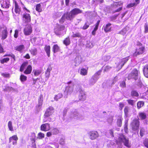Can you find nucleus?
I'll use <instances>...</instances> for the list:
<instances>
[{
  "label": "nucleus",
  "instance_id": "1",
  "mask_svg": "<svg viewBox=\"0 0 148 148\" xmlns=\"http://www.w3.org/2000/svg\"><path fill=\"white\" fill-rule=\"evenodd\" d=\"M84 118V116L82 114L79 113L77 110L73 109L71 111L70 117L69 121L73 119L77 120H81Z\"/></svg>",
  "mask_w": 148,
  "mask_h": 148
},
{
  "label": "nucleus",
  "instance_id": "2",
  "mask_svg": "<svg viewBox=\"0 0 148 148\" xmlns=\"http://www.w3.org/2000/svg\"><path fill=\"white\" fill-rule=\"evenodd\" d=\"M116 143L119 145L123 143L125 146L127 147H130V144L129 142L128 139L126 138L122 134L119 135L118 138L116 140Z\"/></svg>",
  "mask_w": 148,
  "mask_h": 148
},
{
  "label": "nucleus",
  "instance_id": "3",
  "mask_svg": "<svg viewBox=\"0 0 148 148\" xmlns=\"http://www.w3.org/2000/svg\"><path fill=\"white\" fill-rule=\"evenodd\" d=\"M82 11L77 8H73L68 13L67 20L71 21L78 14L81 13Z\"/></svg>",
  "mask_w": 148,
  "mask_h": 148
},
{
  "label": "nucleus",
  "instance_id": "4",
  "mask_svg": "<svg viewBox=\"0 0 148 148\" xmlns=\"http://www.w3.org/2000/svg\"><path fill=\"white\" fill-rule=\"evenodd\" d=\"M66 31L64 26L58 25L55 28L54 32L56 35L59 36L64 35L65 34Z\"/></svg>",
  "mask_w": 148,
  "mask_h": 148
},
{
  "label": "nucleus",
  "instance_id": "5",
  "mask_svg": "<svg viewBox=\"0 0 148 148\" xmlns=\"http://www.w3.org/2000/svg\"><path fill=\"white\" fill-rule=\"evenodd\" d=\"M102 71V69L99 70L92 77L89 82V84L90 86H92L96 82L99 78V76L101 74Z\"/></svg>",
  "mask_w": 148,
  "mask_h": 148
},
{
  "label": "nucleus",
  "instance_id": "6",
  "mask_svg": "<svg viewBox=\"0 0 148 148\" xmlns=\"http://www.w3.org/2000/svg\"><path fill=\"white\" fill-rule=\"evenodd\" d=\"M76 90L79 92V99L81 101H84L86 99V95L85 92L82 89L80 86H78V88L76 89Z\"/></svg>",
  "mask_w": 148,
  "mask_h": 148
},
{
  "label": "nucleus",
  "instance_id": "7",
  "mask_svg": "<svg viewBox=\"0 0 148 148\" xmlns=\"http://www.w3.org/2000/svg\"><path fill=\"white\" fill-rule=\"evenodd\" d=\"M68 86L66 87L65 90L64 91L65 97H66L67 96L68 94H71L73 90V86L74 84L71 82H70L68 83Z\"/></svg>",
  "mask_w": 148,
  "mask_h": 148
},
{
  "label": "nucleus",
  "instance_id": "8",
  "mask_svg": "<svg viewBox=\"0 0 148 148\" xmlns=\"http://www.w3.org/2000/svg\"><path fill=\"white\" fill-rule=\"evenodd\" d=\"M88 134L89 138L92 140L97 139L99 136L98 132L96 131H89L88 133Z\"/></svg>",
  "mask_w": 148,
  "mask_h": 148
},
{
  "label": "nucleus",
  "instance_id": "9",
  "mask_svg": "<svg viewBox=\"0 0 148 148\" xmlns=\"http://www.w3.org/2000/svg\"><path fill=\"white\" fill-rule=\"evenodd\" d=\"M138 72L136 69H134L132 72L129 74L128 77V79L130 80L131 79H134L135 80L138 79Z\"/></svg>",
  "mask_w": 148,
  "mask_h": 148
},
{
  "label": "nucleus",
  "instance_id": "10",
  "mask_svg": "<svg viewBox=\"0 0 148 148\" xmlns=\"http://www.w3.org/2000/svg\"><path fill=\"white\" fill-rule=\"evenodd\" d=\"M132 130L134 131L137 130L139 127L140 121L138 119H135L133 120L131 123Z\"/></svg>",
  "mask_w": 148,
  "mask_h": 148
},
{
  "label": "nucleus",
  "instance_id": "11",
  "mask_svg": "<svg viewBox=\"0 0 148 148\" xmlns=\"http://www.w3.org/2000/svg\"><path fill=\"white\" fill-rule=\"evenodd\" d=\"M145 47L142 45L138 46L136 49V51L133 54L134 56L136 57L141 54L144 52Z\"/></svg>",
  "mask_w": 148,
  "mask_h": 148
},
{
  "label": "nucleus",
  "instance_id": "12",
  "mask_svg": "<svg viewBox=\"0 0 148 148\" xmlns=\"http://www.w3.org/2000/svg\"><path fill=\"white\" fill-rule=\"evenodd\" d=\"M22 20L23 22L25 23L30 22L31 20L30 14L26 12L24 13L23 15Z\"/></svg>",
  "mask_w": 148,
  "mask_h": 148
},
{
  "label": "nucleus",
  "instance_id": "13",
  "mask_svg": "<svg viewBox=\"0 0 148 148\" xmlns=\"http://www.w3.org/2000/svg\"><path fill=\"white\" fill-rule=\"evenodd\" d=\"M43 101V96L42 95H40L38 99V103L36 107L35 110L37 112H38L40 111L41 108V106L42 104Z\"/></svg>",
  "mask_w": 148,
  "mask_h": 148
},
{
  "label": "nucleus",
  "instance_id": "14",
  "mask_svg": "<svg viewBox=\"0 0 148 148\" xmlns=\"http://www.w3.org/2000/svg\"><path fill=\"white\" fill-rule=\"evenodd\" d=\"M54 112V109L53 107L50 106L47 109L44 115L45 117H49Z\"/></svg>",
  "mask_w": 148,
  "mask_h": 148
},
{
  "label": "nucleus",
  "instance_id": "15",
  "mask_svg": "<svg viewBox=\"0 0 148 148\" xmlns=\"http://www.w3.org/2000/svg\"><path fill=\"white\" fill-rule=\"evenodd\" d=\"M1 7L3 8H8L10 5L9 0H1L0 1Z\"/></svg>",
  "mask_w": 148,
  "mask_h": 148
},
{
  "label": "nucleus",
  "instance_id": "16",
  "mask_svg": "<svg viewBox=\"0 0 148 148\" xmlns=\"http://www.w3.org/2000/svg\"><path fill=\"white\" fill-rule=\"evenodd\" d=\"M32 28L30 25H27L24 29V33L25 35H29L32 32Z\"/></svg>",
  "mask_w": 148,
  "mask_h": 148
},
{
  "label": "nucleus",
  "instance_id": "17",
  "mask_svg": "<svg viewBox=\"0 0 148 148\" xmlns=\"http://www.w3.org/2000/svg\"><path fill=\"white\" fill-rule=\"evenodd\" d=\"M83 61V58L81 55H77L75 59V66H78Z\"/></svg>",
  "mask_w": 148,
  "mask_h": 148
},
{
  "label": "nucleus",
  "instance_id": "18",
  "mask_svg": "<svg viewBox=\"0 0 148 148\" xmlns=\"http://www.w3.org/2000/svg\"><path fill=\"white\" fill-rule=\"evenodd\" d=\"M50 129V125L48 123L43 124L41 126V130L42 131H47L49 130Z\"/></svg>",
  "mask_w": 148,
  "mask_h": 148
},
{
  "label": "nucleus",
  "instance_id": "19",
  "mask_svg": "<svg viewBox=\"0 0 148 148\" xmlns=\"http://www.w3.org/2000/svg\"><path fill=\"white\" fill-rule=\"evenodd\" d=\"M129 56H127L125 58H123L120 61L119 65H121V68L122 67L129 59Z\"/></svg>",
  "mask_w": 148,
  "mask_h": 148
},
{
  "label": "nucleus",
  "instance_id": "20",
  "mask_svg": "<svg viewBox=\"0 0 148 148\" xmlns=\"http://www.w3.org/2000/svg\"><path fill=\"white\" fill-rule=\"evenodd\" d=\"M4 90L6 91H12L13 92H15L17 91V90L16 89L12 87L9 86L7 85L6 86L5 88L4 89Z\"/></svg>",
  "mask_w": 148,
  "mask_h": 148
},
{
  "label": "nucleus",
  "instance_id": "21",
  "mask_svg": "<svg viewBox=\"0 0 148 148\" xmlns=\"http://www.w3.org/2000/svg\"><path fill=\"white\" fill-rule=\"evenodd\" d=\"M15 50L19 51L20 53L23 52V50L25 49L24 46L23 45H21L17 46L15 47Z\"/></svg>",
  "mask_w": 148,
  "mask_h": 148
},
{
  "label": "nucleus",
  "instance_id": "22",
  "mask_svg": "<svg viewBox=\"0 0 148 148\" xmlns=\"http://www.w3.org/2000/svg\"><path fill=\"white\" fill-rule=\"evenodd\" d=\"M123 118L121 116H119L116 121V125L119 127H121L122 125V121Z\"/></svg>",
  "mask_w": 148,
  "mask_h": 148
},
{
  "label": "nucleus",
  "instance_id": "23",
  "mask_svg": "<svg viewBox=\"0 0 148 148\" xmlns=\"http://www.w3.org/2000/svg\"><path fill=\"white\" fill-rule=\"evenodd\" d=\"M32 71V67L29 65L28 66L27 69L24 71V73L26 74H30Z\"/></svg>",
  "mask_w": 148,
  "mask_h": 148
},
{
  "label": "nucleus",
  "instance_id": "24",
  "mask_svg": "<svg viewBox=\"0 0 148 148\" xmlns=\"http://www.w3.org/2000/svg\"><path fill=\"white\" fill-rule=\"evenodd\" d=\"M143 71L145 76L148 78V64L145 66L143 69Z\"/></svg>",
  "mask_w": 148,
  "mask_h": 148
},
{
  "label": "nucleus",
  "instance_id": "25",
  "mask_svg": "<svg viewBox=\"0 0 148 148\" xmlns=\"http://www.w3.org/2000/svg\"><path fill=\"white\" fill-rule=\"evenodd\" d=\"M68 13L64 14L62 17L61 18L59 21L61 23H62L65 21L66 19H67V16Z\"/></svg>",
  "mask_w": 148,
  "mask_h": 148
},
{
  "label": "nucleus",
  "instance_id": "26",
  "mask_svg": "<svg viewBox=\"0 0 148 148\" xmlns=\"http://www.w3.org/2000/svg\"><path fill=\"white\" fill-rule=\"evenodd\" d=\"M51 70L52 68L51 67H49L47 69L45 72V77L47 78V79L49 78V75H50V71Z\"/></svg>",
  "mask_w": 148,
  "mask_h": 148
},
{
  "label": "nucleus",
  "instance_id": "27",
  "mask_svg": "<svg viewBox=\"0 0 148 148\" xmlns=\"http://www.w3.org/2000/svg\"><path fill=\"white\" fill-rule=\"evenodd\" d=\"M15 12L16 13L19 14L20 12L21 11V9L19 7V6L18 4L15 1Z\"/></svg>",
  "mask_w": 148,
  "mask_h": 148
},
{
  "label": "nucleus",
  "instance_id": "28",
  "mask_svg": "<svg viewBox=\"0 0 148 148\" xmlns=\"http://www.w3.org/2000/svg\"><path fill=\"white\" fill-rule=\"evenodd\" d=\"M129 27L126 26L121 31L119 32V33L123 35H124L129 30Z\"/></svg>",
  "mask_w": 148,
  "mask_h": 148
},
{
  "label": "nucleus",
  "instance_id": "29",
  "mask_svg": "<svg viewBox=\"0 0 148 148\" xmlns=\"http://www.w3.org/2000/svg\"><path fill=\"white\" fill-rule=\"evenodd\" d=\"M88 71L87 69H81L79 72L80 74L82 75H87Z\"/></svg>",
  "mask_w": 148,
  "mask_h": 148
},
{
  "label": "nucleus",
  "instance_id": "30",
  "mask_svg": "<svg viewBox=\"0 0 148 148\" xmlns=\"http://www.w3.org/2000/svg\"><path fill=\"white\" fill-rule=\"evenodd\" d=\"M111 24L110 23H108L106 25V27L104 28V30L105 32H107L110 31L111 29Z\"/></svg>",
  "mask_w": 148,
  "mask_h": 148
},
{
  "label": "nucleus",
  "instance_id": "31",
  "mask_svg": "<svg viewBox=\"0 0 148 148\" xmlns=\"http://www.w3.org/2000/svg\"><path fill=\"white\" fill-rule=\"evenodd\" d=\"M130 95L132 97H138L139 96V94L136 91L133 90L131 92Z\"/></svg>",
  "mask_w": 148,
  "mask_h": 148
},
{
  "label": "nucleus",
  "instance_id": "32",
  "mask_svg": "<svg viewBox=\"0 0 148 148\" xmlns=\"http://www.w3.org/2000/svg\"><path fill=\"white\" fill-rule=\"evenodd\" d=\"M18 138L16 135H14L10 137L9 138V142L10 143L12 142V140H17Z\"/></svg>",
  "mask_w": 148,
  "mask_h": 148
},
{
  "label": "nucleus",
  "instance_id": "33",
  "mask_svg": "<svg viewBox=\"0 0 148 148\" xmlns=\"http://www.w3.org/2000/svg\"><path fill=\"white\" fill-rule=\"evenodd\" d=\"M122 4L123 3L121 1L115 2L113 4V7L115 8L117 7H118L121 6L122 5Z\"/></svg>",
  "mask_w": 148,
  "mask_h": 148
},
{
  "label": "nucleus",
  "instance_id": "34",
  "mask_svg": "<svg viewBox=\"0 0 148 148\" xmlns=\"http://www.w3.org/2000/svg\"><path fill=\"white\" fill-rule=\"evenodd\" d=\"M64 44L66 46L69 45L70 43V39L69 37L66 38L63 41Z\"/></svg>",
  "mask_w": 148,
  "mask_h": 148
},
{
  "label": "nucleus",
  "instance_id": "35",
  "mask_svg": "<svg viewBox=\"0 0 148 148\" xmlns=\"http://www.w3.org/2000/svg\"><path fill=\"white\" fill-rule=\"evenodd\" d=\"M50 47L49 46H46L45 47V50L48 57H49L50 54Z\"/></svg>",
  "mask_w": 148,
  "mask_h": 148
},
{
  "label": "nucleus",
  "instance_id": "36",
  "mask_svg": "<svg viewBox=\"0 0 148 148\" xmlns=\"http://www.w3.org/2000/svg\"><path fill=\"white\" fill-rule=\"evenodd\" d=\"M27 62H24L21 65L20 69V71L21 72H22L24 70L25 67L27 66Z\"/></svg>",
  "mask_w": 148,
  "mask_h": 148
},
{
  "label": "nucleus",
  "instance_id": "37",
  "mask_svg": "<svg viewBox=\"0 0 148 148\" xmlns=\"http://www.w3.org/2000/svg\"><path fill=\"white\" fill-rule=\"evenodd\" d=\"M139 116L140 119L142 120L145 119L147 117L146 114L144 112H141L139 114Z\"/></svg>",
  "mask_w": 148,
  "mask_h": 148
},
{
  "label": "nucleus",
  "instance_id": "38",
  "mask_svg": "<svg viewBox=\"0 0 148 148\" xmlns=\"http://www.w3.org/2000/svg\"><path fill=\"white\" fill-rule=\"evenodd\" d=\"M144 104L143 101H139L137 103V106L138 109H140L142 107Z\"/></svg>",
  "mask_w": 148,
  "mask_h": 148
},
{
  "label": "nucleus",
  "instance_id": "39",
  "mask_svg": "<svg viewBox=\"0 0 148 148\" xmlns=\"http://www.w3.org/2000/svg\"><path fill=\"white\" fill-rule=\"evenodd\" d=\"M73 37H80L81 36V34L79 32H73L72 36Z\"/></svg>",
  "mask_w": 148,
  "mask_h": 148
},
{
  "label": "nucleus",
  "instance_id": "40",
  "mask_svg": "<svg viewBox=\"0 0 148 148\" xmlns=\"http://www.w3.org/2000/svg\"><path fill=\"white\" fill-rule=\"evenodd\" d=\"M31 53L33 56L36 55L37 53V50L36 48H34L30 50Z\"/></svg>",
  "mask_w": 148,
  "mask_h": 148
},
{
  "label": "nucleus",
  "instance_id": "41",
  "mask_svg": "<svg viewBox=\"0 0 148 148\" xmlns=\"http://www.w3.org/2000/svg\"><path fill=\"white\" fill-rule=\"evenodd\" d=\"M62 93H59L58 95L55 96L54 99L57 101L59 99H60L62 97Z\"/></svg>",
  "mask_w": 148,
  "mask_h": 148
},
{
  "label": "nucleus",
  "instance_id": "42",
  "mask_svg": "<svg viewBox=\"0 0 148 148\" xmlns=\"http://www.w3.org/2000/svg\"><path fill=\"white\" fill-rule=\"evenodd\" d=\"M41 5L40 4H37L36 7V10L38 12H40L42 11V9L41 8Z\"/></svg>",
  "mask_w": 148,
  "mask_h": 148
},
{
  "label": "nucleus",
  "instance_id": "43",
  "mask_svg": "<svg viewBox=\"0 0 148 148\" xmlns=\"http://www.w3.org/2000/svg\"><path fill=\"white\" fill-rule=\"evenodd\" d=\"M8 127L9 130L11 131L13 130V127L12 126V123L11 121H9L8 123Z\"/></svg>",
  "mask_w": 148,
  "mask_h": 148
},
{
  "label": "nucleus",
  "instance_id": "44",
  "mask_svg": "<svg viewBox=\"0 0 148 148\" xmlns=\"http://www.w3.org/2000/svg\"><path fill=\"white\" fill-rule=\"evenodd\" d=\"M59 47L57 45H54L53 47V51L54 53H56L58 52L59 50Z\"/></svg>",
  "mask_w": 148,
  "mask_h": 148
},
{
  "label": "nucleus",
  "instance_id": "45",
  "mask_svg": "<svg viewBox=\"0 0 148 148\" xmlns=\"http://www.w3.org/2000/svg\"><path fill=\"white\" fill-rule=\"evenodd\" d=\"M129 109V108L127 106H126L124 109V113L126 117H127L128 116Z\"/></svg>",
  "mask_w": 148,
  "mask_h": 148
},
{
  "label": "nucleus",
  "instance_id": "46",
  "mask_svg": "<svg viewBox=\"0 0 148 148\" xmlns=\"http://www.w3.org/2000/svg\"><path fill=\"white\" fill-rule=\"evenodd\" d=\"M33 73L34 76H37L41 73V71L39 70H33Z\"/></svg>",
  "mask_w": 148,
  "mask_h": 148
},
{
  "label": "nucleus",
  "instance_id": "47",
  "mask_svg": "<svg viewBox=\"0 0 148 148\" xmlns=\"http://www.w3.org/2000/svg\"><path fill=\"white\" fill-rule=\"evenodd\" d=\"M86 47L92 48L93 47V45L92 43L90 41H87L86 44Z\"/></svg>",
  "mask_w": 148,
  "mask_h": 148
},
{
  "label": "nucleus",
  "instance_id": "48",
  "mask_svg": "<svg viewBox=\"0 0 148 148\" xmlns=\"http://www.w3.org/2000/svg\"><path fill=\"white\" fill-rule=\"evenodd\" d=\"M110 134V136L111 137H114L113 135V130L112 129H110L108 132H107L106 133V134Z\"/></svg>",
  "mask_w": 148,
  "mask_h": 148
},
{
  "label": "nucleus",
  "instance_id": "49",
  "mask_svg": "<svg viewBox=\"0 0 148 148\" xmlns=\"http://www.w3.org/2000/svg\"><path fill=\"white\" fill-rule=\"evenodd\" d=\"M127 101L128 102V103L131 105L132 106H133L134 103L135 102V101L134 100L132 99H128L127 100Z\"/></svg>",
  "mask_w": 148,
  "mask_h": 148
},
{
  "label": "nucleus",
  "instance_id": "50",
  "mask_svg": "<svg viewBox=\"0 0 148 148\" xmlns=\"http://www.w3.org/2000/svg\"><path fill=\"white\" fill-rule=\"evenodd\" d=\"M90 24L88 22H86L82 27L83 29L85 30L87 29L89 27Z\"/></svg>",
  "mask_w": 148,
  "mask_h": 148
},
{
  "label": "nucleus",
  "instance_id": "51",
  "mask_svg": "<svg viewBox=\"0 0 148 148\" xmlns=\"http://www.w3.org/2000/svg\"><path fill=\"white\" fill-rule=\"evenodd\" d=\"M27 77L23 74H21L20 77V79L21 82H24L27 79Z\"/></svg>",
  "mask_w": 148,
  "mask_h": 148
},
{
  "label": "nucleus",
  "instance_id": "52",
  "mask_svg": "<svg viewBox=\"0 0 148 148\" xmlns=\"http://www.w3.org/2000/svg\"><path fill=\"white\" fill-rule=\"evenodd\" d=\"M9 58H4L1 60V63L3 64L5 62H7L9 61Z\"/></svg>",
  "mask_w": 148,
  "mask_h": 148
},
{
  "label": "nucleus",
  "instance_id": "53",
  "mask_svg": "<svg viewBox=\"0 0 148 148\" xmlns=\"http://www.w3.org/2000/svg\"><path fill=\"white\" fill-rule=\"evenodd\" d=\"M44 134L40 132L38 134L37 138L39 139H41L44 138Z\"/></svg>",
  "mask_w": 148,
  "mask_h": 148
},
{
  "label": "nucleus",
  "instance_id": "54",
  "mask_svg": "<svg viewBox=\"0 0 148 148\" xmlns=\"http://www.w3.org/2000/svg\"><path fill=\"white\" fill-rule=\"evenodd\" d=\"M145 132V129L142 128L141 129L140 131V135L141 137H143Z\"/></svg>",
  "mask_w": 148,
  "mask_h": 148
},
{
  "label": "nucleus",
  "instance_id": "55",
  "mask_svg": "<svg viewBox=\"0 0 148 148\" xmlns=\"http://www.w3.org/2000/svg\"><path fill=\"white\" fill-rule=\"evenodd\" d=\"M110 58V56L109 55H106L103 57V59L105 61H107Z\"/></svg>",
  "mask_w": 148,
  "mask_h": 148
},
{
  "label": "nucleus",
  "instance_id": "56",
  "mask_svg": "<svg viewBox=\"0 0 148 148\" xmlns=\"http://www.w3.org/2000/svg\"><path fill=\"white\" fill-rule=\"evenodd\" d=\"M60 144L63 145L65 143V139L64 138H61L59 141Z\"/></svg>",
  "mask_w": 148,
  "mask_h": 148
},
{
  "label": "nucleus",
  "instance_id": "57",
  "mask_svg": "<svg viewBox=\"0 0 148 148\" xmlns=\"http://www.w3.org/2000/svg\"><path fill=\"white\" fill-rule=\"evenodd\" d=\"M143 144L144 146L147 148H148V139H146L143 142Z\"/></svg>",
  "mask_w": 148,
  "mask_h": 148
},
{
  "label": "nucleus",
  "instance_id": "58",
  "mask_svg": "<svg viewBox=\"0 0 148 148\" xmlns=\"http://www.w3.org/2000/svg\"><path fill=\"white\" fill-rule=\"evenodd\" d=\"M48 117H45L44 116V118L43 120V122L45 123L48 121H50L51 119H50L49 118H48Z\"/></svg>",
  "mask_w": 148,
  "mask_h": 148
},
{
  "label": "nucleus",
  "instance_id": "59",
  "mask_svg": "<svg viewBox=\"0 0 148 148\" xmlns=\"http://www.w3.org/2000/svg\"><path fill=\"white\" fill-rule=\"evenodd\" d=\"M111 68V67L108 66H107L105 67L104 69V72H105L108 71L110 70Z\"/></svg>",
  "mask_w": 148,
  "mask_h": 148
},
{
  "label": "nucleus",
  "instance_id": "60",
  "mask_svg": "<svg viewBox=\"0 0 148 148\" xmlns=\"http://www.w3.org/2000/svg\"><path fill=\"white\" fill-rule=\"evenodd\" d=\"M18 31L17 29L15 30V33L14 34V37L15 38H17L18 36Z\"/></svg>",
  "mask_w": 148,
  "mask_h": 148
},
{
  "label": "nucleus",
  "instance_id": "61",
  "mask_svg": "<svg viewBox=\"0 0 148 148\" xmlns=\"http://www.w3.org/2000/svg\"><path fill=\"white\" fill-rule=\"evenodd\" d=\"M120 86L122 88H124L126 86V84L125 82L122 81L120 83Z\"/></svg>",
  "mask_w": 148,
  "mask_h": 148
},
{
  "label": "nucleus",
  "instance_id": "62",
  "mask_svg": "<svg viewBox=\"0 0 148 148\" xmlns=\"http://www.w3.org/2000/svg\"><path fill=\"white\" fill-rule=\"evenodd\" d=\"M137 4L136 3H130L129 4H128L127 5V7L128 8H131L133 7L134 6H136L137 5Z\"/></svg>",
  "mask_w": 148,
  "mask_h": 148
},
{
  "label": "nucleus",
  "instance_id": "63",
  "mask_svg": "<svg viewBox=\"0 0 148 148\" xmlns=\"http://www.w3.org/2000/svg\"><path fill=\"white\" fill-rule=\"evenodd\" d=\"M52 132L54 134H57L59 132V130L56 128H54L52 130Z\"/></svg>",
  "mask_w": 148,
  "mask_h": 148
},
{
  "label": "nucleus",
  "instance_id": "64",
  "mask_svg": "<svg viewBox=\"0 0 148 148\" xmlns=\"http://www.w3.org/2000/svg\"><path fill=\"white\" fill-rule=\"evenodd\" d=\"M145 32L146 33L148 32V25L145 24L144 26Z\"/></svg>",
  "mask_w": 148,
  "mask_h": 148
}]
</instances>
